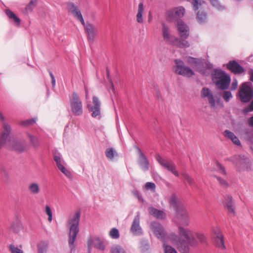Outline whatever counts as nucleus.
I'll list each match as a JSON object with an SVG mask.
<instances>
[{"mask_svg": "<svg viewBox=\"0 0 253 253\" xmlns=\"http://www.w3.org/2000/svg\"><path fill=\"white\" fill-rule=\"evenodd\" d=\"M0 120L2 121H4V120H5V118L0 111Z\"/></svg>", "mask_w": 253, "mask_h": 253, "instance_id": "obj_62", "label": "nucleus"}, {"mask_svg": "<svg viewBox=\"0 0 253 253\" xmlns=\"http://www.w3.org/2000/svg\"><path fill=\"white\" fill-rule=\"evenodd\" d=\"M139 152L138 164L143 171H146L149 169V162L145 156L139 148H138Z\"/></svg>", "mask_w": 253, "mask_h": 253, "instance_id": "obj_21", "label": "nucleus"}, {"mask_svg": "<svg viewBox=\"0 0 253 253\" xmlns=\"http://www.w3.org/2000/svg\"><path fill=\"white\" fill-rule=\"evenodd\" d=\"M163 36L165 41L170 44H172L175 37L170 35L168 27L165 24L162 25Z\"/></svg>", "mask_w": 253, "mask_h": 253, "instance_id": "obj_18", "label": "nucleus"}, {"mask_svg": "<svg viewBox=\"0 0 253 253\" xmlns=\"http://www.w3.org/2000/svg\"><path fill=\"white\" fill-rule=\"evenodd\" d=\"M9 250L11 253H23L21 250L15 247L14 245H10L9 246Z\"/></svg>", "mask_w": 253, "mask_h": 253, "instance_id": "obj_48", "label": "nucleus"}, {"mask_svg": "<svg viewBox=\"0 0 253 253\" xmlns=\"http://www.w3.org/2000/svg\"><path fill=\"white\" fill-rule=\"evenodd\" d=\"M163 242V248L165 253H177L176 251L171 246L167 244L168 242H169V240Z\"/></svg>", "mask_w": 253, "mask_h": 253, "instance_id": "obj_32", "label": "nucleus"}, {"mask_svg": "<svg viewBox=\"0 0 253 253\" xmlns=\"http://www.w3.org/2000/svg\"><path fill=\"white\" fill-rule=\"evenodd\" d=\"M72 113L76 116H80L83 113L82 102L76 92H73L70 98Z\"/></svg>", "mask_w": 253, "mask_h": 253, "instance_id": "obj_6", "label": "nucleus"}, {"mask_svg": "<svg viewBox=\"0 0 253 253\" xmlns=\"http://www.w3.org/2000/svg\"><path fill=\"white\" fill-rule=\"evenodd\" d=\"M28 138L32 146L34 147H38L40 146V142L38 138L30 134H28Z\"/></svg>", "mask_w": 253, "mask_h": 253, "instance_id": "obj_34", "label": "nucleus"}, {"mask_svg": "<svg viewBox=\"0 0 253 253\" xmlns=\"http://www.w3.org/2000/svg\"><path fill=\"white\" fill-rule=\"evenodd\" d=\"M45 212L48 215V220L49 222H51L52 220V212L49 206H46L45 208Z\"/></svg>", "mask_w": 253, "mask_h": 253, "instance_id": "obj_41", "label": "nucleus"}, {"mask_svg": "<svg viewBox=\"0 0 253 253\" xmlns=\"http://www.w3.org/2000/svg\"><path fill=\"white\" fill-rule=\"evenodd\" d=\"M251 80L253 82V71H252L250 73Z\"/></svg>", "mask_w": 253, "mask_h": 253, "instance_id": "obj_63", "label": "nucleus"}, {"mask_svg": "<svg viewBox=\"0 0 253 253\" xmlns=\"http://www.w3.org/2000/svg\"><path fill=\"white\" fill-rule=\"evenodd\" d=\"M239 94L242 102H249L253 97V88L248 83H244L240 87Z\"/></svg>", "mask_w": 253, "mask_h": 253, "instance_id": "obj_5", "label": "nucleus"}, {"mask_svg": "<svg viewBox=\"0 0 253 253\" xmlns=\"http://www.w3.org/2000/svg\"><path fill=\"white\" fill-rule=\"evenodd\" d=\"M115 153V152L112 148L107 149L105 152L107 158L110 160H112L114 158Z\"/></svg>", "mask_w": 253, "mask_h": 253, "instance_id": "obj_39", "label": "nucleus"}, {"mask_svg": "<svg viewBox=\"0 0 253 253\" xmlns=\"http://www.w3.org/2000/svg\"><path fill=\"white\" fill-rule=\"evenodd\" d=\"M212 81L218 88L225 90L229 87L230 78L223 72L215 70L212 76Z\"/></svg>", "mask_w": 253, "mask_h": 253, "instance_id": "obj_3", "label": "nucleus"}, {"mask_svg": "<svg viewBox=\"0 0 253 253\" xmlns=\"http://www.w3.org/2000/svg\"><path fill=\"white\" fill-rule=\"evenodd\" d=\"M174 63V70L176 74L186 77H190L194 75L193 71L188 67L185 66L182 60L175 59Z\"/></svg>", "mask_w": 253, "mask_h": 253, "instance_id": "obj_7", "label": "nucleus"}, {"mask_svg": "<svg viewBox=\"0 0 253 253\" xmlns=\"http://www.w3.org/2000/svg\"><path fill=\"white\" fill-rule=\"evenodd\" d=\"M25 147V143L23 141L20 140H13L7 145V149L14 151L18 153L23 152Z\"/></svg>", "mask_w": 253, "mask_h": 253, "instance_id": "obj_11", "label": "nucleus"}, {"mask_svg": "<svg viewBox=\"0 0 253 253\" xmlns=\"http://www.w3.org/2000/svg\"><path fill=\"white\" fill-rule=\"evenodd\" d=\"M185 8L182 6H178L169 10L166 12L167 20L172 22L174 20L180 19L185 14Z\"/></svg>", "mask_w": 253, "mask_h": 253, "instance_id": "obj_8", "label": "nucleus"}, {"mask_svg": "<svg viewBox=\"0 0 253 253\" xmlns=\"http://www.w3.org/2000/svg\"><path fill=\"white\" fill-rule=\"evenodd\" d=\"M91 246V243H90V241H89L88 242V248H90Z\"/></svg>", "mask_w": 253, "mask_h": 253, "instance_id": "obj_64", "label": "nucleus"}, {"mask_svg": "<svg viewBox=\"0 0 253 253\" xmlns=\"http://www.w3.org/2000/svg\"><path fill=\"white\" fill-rule=\"evenodd\" d=\"M250 111H253V100L251 101V102L249 105V108H246L244 109V113H247Z\"/></svg>", "mask_w": 253, "mask_h": 253, "instance_id": "obj_56", "label": "nucleus"}, {"mask_svg": "<svg viewBox=\"0 0 253 253\" xmlns=\"http://www.w3.org/2000/svg\"><path fill=\"white\" fill-rule=\"evenodd\" d=\"M85 28L87 34L88 40L93 42L97 33V29L93 25L88 23L86 24Z\"/></svg>", "mask_w": 253, "mask_h": 253, "instance_id": "obj_22", "label": "nucleus"}, {"mask_svg": "<svg viewBox=\"0 0 253 253\" xmlns=\"http://www.w3.org/2000/svg\"><path fill=\"white\" fill-rule=\"evenodd\" d=\"M228 69L234 74H240L244 72V68L236 61H230L227 65Z\"/></svg>", "mask_w": 253, "mask_h": 253, "instance_id": "obj_20", "label": "nucleus"}, {"mask_svg": "<svg viewBox=\"0 0 253 253\" xmlns=\"http://www.w3.org/2000/svg\"><path fill=\"white\" fill-rule=\"evenodd\" d=\"M21 228V225L19 223H13L11 226V229L15 233L19 232Z\"/></svg>", "mask_w": 253, "mask_h": 253, "instance_id": "obj_43", "label": "nucleus"}, {"mask_svg": "<svg viewBox=\"0 0 253 253\" xmlns=\"http://www.w3.org/2000/svg\"><path fill=\"white\" fill-rule=\"evenodd\" d=\"M213 5V6H214L216 7L218 9H221L222 8V6L220 5L217 0H210Z\"/></svg>", "mask_w": 253, "mask_h": 253, "instance_id": "obj_51", "label": "nucleus"}, {"mask_svg": "<svg viewBox=\"0 0 253 253\" xmlns=\"http://www.w3.org/2000/svg\"><path fill=\"white\" fill-rule=\"evenodd\" d=\"M176 26L179 35L182 38L186 39L189 35V28L181 19H178Z\"/></svg>", "mask_w": 253, "mask_h": 253, "instance_id": "obj_10", "label": "nucleus"}, {"mask_svg": "<svg viewBox=\"0 0 253 253\" xmlns=\"http://www.w3.org/2000/svg\"><path fill=\"white\" fill-rule=\"evenodd\" d=\"M236 145H240L241 143L239 139L237 137V136L235 135L234 137H233V139L231 140Z\"/></svg>", "mask_w": 253, "mask_h": 253, "instance_id": "obj_57", "label": "nucleus"}, {"mask_svg": "<svg viewBox=\"0 0 253 253\" xmlns=\"http://www.w3.org/2000/svg\"><path fill=\"white\" fill-rule=\"evenodd\" d=\"M109 235L110 237L114 239H117L120 237V233L119 230L116 228H112L109 232Z\"/></svg>", "mask_w": 253, "mask_h": 253, "instance_id": "obj_37", "label": "nucleus"}, {"mask_svg": "<svg viewBox=\"0 0 253 253\" xmlns=\"http://www.w3.org/2000/svg\"><path fill=\"white\" fill-rule=\"evenodd\" d=\"M93 106L91 107L90 110L92 112L91 116L94 118L98 117L99 118L100 112V102L97 97L93 96L92 98Z\"/></svg>", "mask_w": 253, "mask_h": 253, "instance_id": "obj_17", "label": "nucleus"}, {"mask_svg": "<svg viewBox=\"0 0 253 253\" xmlns=\"http://www.w3.org/2000/svg\"><path fill=\"white\" fill-rule=\"evenodd\" d=\"M140 217L138 215L135 216L130 230L131 232L135 235H139L141 233V228L139 225Z\"/></svg>", "mask_w": 253, "mask_h": 253, "instance_id": "obj_23", "label": "nucleus"}, {"mask_svg": "<svg viewBox=\"0 0 253 253\" xmlns=\"http://www.w3.org/2000/svg\"><path fill=\"white\" fill-rule=\"evenodd\" d=\"M38 0H31L29 3L25 7V11L27 12L31 11L36 6Z\"/></svg>", "mask_w": 253, "mask_h": 253, "instance_id": "obj_38", "label": "nucleus"}, {"mask_svg": "<svg viewBox=\"0 0 253 253\" xmlns=\"http://www.w3.org/2000/svg\"><path fill=\"white\" fill-rule=\"evenodd\" d=\"M145 187L147 190H152L154 191L156 188V185L153 182H148L145 184Z\"/></svg>", "mask_w": 253, "mask_h": 253, "instance_id": "obj_45", "label": "nucleus"}, {"mask_svg": "<svg viewBox=\"0 0 253 253\" xmlns=\"http://www.w3.org/2000/svg\"><path fill=\"white\" fill-rule=\"evenodd\" d=\"M201 94L202 98L207 97L208 98L209 102L212 107L215 106V101L213 95L209 88L206 87L203 88Z\"/></svg>", "mask_w": 253, "mask_h": 253, "instance_id": "obj_19", "label": "nucleus"}, {"mask_svg": "<svg viewBox=\"0 0 253 253\" xmlns=\"http://www.w3.org/2000/svg\"><path fill=\"white\" fill-rule=\"evenodd\" d=\"M156 159L158 163L165 169L171 172L176 176H179L178 172L176 169L175 165L171 161L166 160L159 155L157 156Z\"/></svg>", "mask_w": 253, "mask_h": 253, "instance_id": "obj_9", "label": "nucleus"}, {"mask_svg": "<svg viewBox=\"0 0 253 253\" xmlns=\"http://www.w3.org/2000/svg\"><path fill=\"white\" fill-rule=\"evenodd\" d=\"M185 39H179L177 38H175V40L172 45L176 46L180 48H186L190 46L189 42L185 40Z\"/></svg>", "mask_w": 253, "mask_h": 253, "instance_id": "obj_27", "label": "nucleus"}, {"mask_svg": "<svg viewBox=\"0 0 253 253\" xmlns=\"http://www.w3.org/2000/svg\"><path fill=\"white\" fill-rule=\"evenodd\" d=\"M150 229L158 239L162 242L169 240L181 253H187L189 250V246H196L198 245L193 232L188 228L178 226V235L174 233L168 235L159 223L152 222L150 224Z\"/></svg>", "mask_w": 253, "mask_h": 253, "instance_id": "obj_1", "label": "nucleus"}, {"mask_svg": "<svg viewBox=\"0 0 253 253\" xmlns=\"http://www.w3.org/2000/svg\"><path fill=\"white\" fill-rule=\"evenodd\" d=\"M169 202L171 206L172 207L174 210L177 209L179 205H182L179 203V200L174 194L171 195Z\"/></svg>", "mask_w": 253, "mask_h": 253, "instance_id": "obj_30", "label": "nucleus"}, {"mask_svg": "<svg viewBox=\"0 0 253 253\" xmlns=\"http://www.w3.org/2000/svg\"><path fill=\"white\" fill-rule=\"evenodd\" d=\"M111 253H126L122 247L119 245H114L111 248Z\"/></svg>", "mask_w": 253, "mask_h": 253, "instance_id": "obj_36", "label": "nucleus"}, {"mask_svg": "<svg viewBox=\"0 0 253 253\" xmlns=\"http://www.w3.org/2000/svg\"><path fill=\"white\" fill-rule=\"evenodd\" d=\"M11 132V127L9 125L5 123L3 124V130L0 134V145L5 146L6 144L9 135Z\"/></svg>", "mask_w": 253, "mask_h": 253, "instance_id": "obj_12", "label": "nucleus"}, {"mask_svg": "<svg viewBox=\"0 0 253 253\" xmlns=\"http://www.w3.org/2000/svg\"><path fill=\"white\" fill-rule=\"evenodd\" d=\"M145 6L142 1L139 2L138 5L137 12L136 16V21L139 24H142L144 21L143 14Z\"/></svg>", "mask_w": 253, "mask_h": 253, "instance_id": "obj_26", "label": "nucleus"}, {"mask_svg": "<svg viewBox=\"0 0 253 253\" xmlns=\"http://www.w3.org/2000/svg\"><path fill=\"white\" fill-rule=\"evenodd\" d=\"M49 75L51 78V84H52V86L53 87H54L55 85V78L53 76V75L52 74V73L51 72H50L49 73Z\"/></svg>", "mask_w": 253, "mask_h": 253, "instance_id": "obj_59", "label": "nucleus"}, {"mask_svg": "<svg viewBox=\"0 0 253 253\" xmlns=\"http://www.w3.org/2000/svg\"><path fill=\"white\" fill-rule=\"evenodd\" d=\"M152 20V15H151V13L150 12L149 13V16H148V22L149 23H150L151 22Z\"/></svg>", "mask_w": 253, "mask_h": 253, "instance_id": "obj_61", "label": "nucleus"}, {"mask_svg": "<svg viewBox=\"0 0 253 253\" xmlns=\"http://www.w3.org/2000/svg\"><path fill=\"white\" fill-rule=\"evenodd\" d=\"M213 239L214 244L217 247L222 250L225 249L223 237L219 229H217L215 230L213 235Z\"/></svg>", "mask_w": 253, "mask_h": 253, "instance_id": "obj_16", "label": "nucleus"}, {"mask_svg": "<svg viewBox=\"0 0 253 253\" xmlns=\"http://www.w3.org/2000/svg\"><path fill=\"white\" fill-rule=\"evenodd\" d=\"M28 190L31 194L37 195L40 192L41 189L37 183L32 182L28 185Z\"/></svg>", "mask_w": 253, "mask_h": 253, "instance_id": "obj_29", "label": "nucleus"}, {"mask_svg": "<svg viewBox=\"0 0 253 253\" xmlns=\"http://www.w3.org/2000/svg\"><path fill=\"white\" fill-rule=\"evenodd\" d=\"M35 121L34 120H28L22 122L21 124L23 126H26L32 124L33 123L35 122Z\"/></svg>", "mask_w": 253, "mask_h": 253, "instance_id": "obj_55", "label": "nucleus"}, {"mask_svg": "<svg viewBox=\"0 0 253 253\" xmlns=\"http://www.w3.org/2000/svg\"><path fill=\"white\" fill-rule=\"evenodd\" d=\"M67 8L69 11L74 16L76 17L83 25H85V22L82 13L77 6L72 2H69L67 4Z\"/></svg>", "mask_w": 253, "mask_h": 253, "instance_id": "obj_13", "label": "nucleus"}, {"mask_svg": "<svg viewBox=\"0 0 253 253\" xmlns=\"http://www.w3.org/2000/svg\"><path fill=\"white\" fill-rule=\"evenodd\" d=\"M197 19L200 23H203L207 20V15L203 12L199 11L197 14Z\"/></svg>", "mask_w": 253, "mask_h": 253, "instance_id": "obj_35", "label": "nucleus"}, {"mask_svg": "<svg viewBox=\"0 0 253 253\" xmlns=\"http://www.w3.org/2000/svg\"><path fill=\"white\" fill-rule=\"evenodd\" d=\"M238 82L236 80L234 81L231 84V90H235L237 88Z\"/></svg>", "mask_w": 253, "mask_h": 253, "instance_id": "obj_58", "label": "nucleus"}, {"mask_svg": "<svg viewBox=\"0 0 253 253\" xmlns=\"http://www.w3.org/2000/svg\"><path fill=\"white\" fill-rule=\"evenodd\" d=\"M249 124L251 126L253 127V116L250 118L249 120Z\"/></svg>", "mask_w": 253, "mask_h": 253, "instance_id": "obj_60", "label": "nucleus"}, {"mask_svg": "<svg viewBox=\"0 0 253 253\" xmlns=\"http://www.w3.org/2000/svg\"><path fill=\"white\" fill-rule=\"evenodd\" d=\"M224 136L229 139H230L231 140H232L233 138V137H234L235 136V135L232 132L230 131L229 130H226L224 131Z\"/></svg>", "mask_w": 253, "mask_h": 253, "instance_id": "obj_50", "label": "nucleus"}, {"mask_svg": "<svg viewBox=\"0 0 253 253\" xmlns=\"http://www.w3.org/2000/svg\"><path fill=\"white\" fill-rule=\"evenodd\" d=\"M191 4L194 10H198L202 5V3L200 1V0H193Z\"/></svg>", "mask_w": 253, "mask_h": 253, "instance_id": "obj_42", "label": "nucleus"}, {"mask_svg": "<svg viewBox=\"0 0 253 253\" xmlns=\"http://www.w3.org/2000/svg\"><path fill=\"white\" fill-rule=\"evenodd\" d=\"M54 160L55 161L57 167L61 171L64 173L66 176L70 177L71 174L61 163V158L59 156L55 155L54 156Z\"/></svg>", "mask_w": 253, "mask_h": 253, "instance_id": "obj_25", "label": "nucleus"}, {"mask_svg": "<svg viewBox=\"0 0 253 253\" xmlns=\"http://www.w3.org/2000/svg\"><path fill=\"white\" fill-rule=\"evenodd\" d=\"M217 166L218 169V170H219V172L220 173H221L222 174L225 175L226 172V170H225L224 167H223L219 163L217 164Z\"/></svg>", "mask_w": 253, "mask_h": 253, "instance_id": "obj_52", "label": "nucleus"}, {"mask_svg": "<svg viewBox=\"0 0 253 253\" xmlns=\"http://www.w3.org/2000/svg\"><path fill=\"white\" fill-rule=\"evenodd\" d=\"M199 60L198 59L194 58H193L191 57H189L188 58L187 61L189 64L192 65L193 64L198 63Z\"/></svg>", "mask_w": 253, "mask_h": 253, "instance_id": "obj_54", "label": "nucleus"}, {"mask_svg": "<svg viewBox=\"0 0 253 253\" xmlns=\"http://www.w3.org/2000/svg\"><path fill=\"white\" fill-rule=\"evenodd\" d=\"M222 97L226 102H228L232 97V95L230 91H226L224 92Z\"/></svg>", "mask_w": 253, "mask_h": 253, "instance_id": "obj_46", "label": "nucleus"}, {"mask_svg": "<svg viewBox=\"0 0 253 253\" xmlns=\"http://www.w3.org/2000/svg\"><path fill=\"white\" fill-rule=\"evenodd\" d=\"M5 13L10 19L13 20L17 25H20V19L12 11L9 9H7L5 10Z\"/></svg>", "mask_w": 253, "mask_h": 253, "instance_id": "obj_31", "label": "nucleus"}, {"mask_svg": "<svg viewBox=\"0 0 253 253\" xmlns=\"http://www.w3.org/2000/svg\"><path fill=\"white\" fill-rule=\"evenodd\" d=\"M149 211L151 215H153L157 218L163 219L165 217V213L164 211L158 210L155 208H150L149 209Z\"/></svg>", "mask_w": 253, "mask_h": 253, "instance_id": "obj_28", "label": "nucleus"}, {"mask_svg": "<svg viewBox=\"0 0 253 253\" xmlns=\"http://www.w3.org/2000/svg\"><path fill=\"white\" fill-rule=\"evenodd\" d=\"M225 207L229 214L234 215L235 214V209L232 202V197L230 195H227L225 197Z\"/></svg>", "mask_w": 253, "mask_h": 253, "instance_id": "obj_24", "label": "nucleus"}, {"mask_svg": "<svg viewBox=\"0 0 253 253\" xmlns=\"http://www.w3.org/2000/svg\"><path fill=\"white\" fill-rule=\"evenodd\" d=\"M231 161L236 164L239 170H243L247 167L248 160L244 156L236 155L231 158Z\"/></svg>", "mask_w": 253, "mask_h": 253, "instance_id": "obj_15", "label": "nucleus"}, {"mask_svg": "<svg viewBox=\"0 0 253 253\" xmlns=\"http://www.w3.org/2000/svg\"><path fill=\"white\" fill-rule=\"evenodd\" d=\"M67 8L69 11L74 16L76 17L83 25H85V22L82 13L77 6L72 2H69L67 4Z\"/></svg>", "mask_w": 253, "mask_h": 253, "instance_id": "obj_14", "label": "nucleus"}, {"mask_svg": "<svg viewBox=\"0 0 253 253\" xmlns=\"http://www.w3.org/2000/svg\"><path fill=\"white\" fill-rule=\"evenodd\" d=\"M93 246L100 250L104 249V246L103 242L98 238H95L92 241Z\"/></svg>", "mask_w": 253, "mask_h": 253, "instance_id": "obj_33", "label": "nucleus"}, {"mask_svg": "<svg viewBox=\"0 0 253 253\" xmlns=\"http://www.w3.org/2000/svg\"><path fill=\"white\" fill-rule=\"evenodd\" d=\"M196 237L201 244H204L206 242V238L203 234L197 233Z\"/></svg>", "mask_w": 253, "mask_h": 253, "instance_id": "obj_44", "label": "nucleus"}, {"mask_svg": "<svg viewBox=\"0 0 253 253\" xmlns=\"http://www.w3.org/2000/svg\"><path fill=\"white\" fill-rule=\"evenodd\" d=\"M216 178L217 179V181H218L220 185L224 187H227L228 186V184L227 182L224 180L223 179L219 177L215 176Z\"/></svg>", "mask_w": 253, "mask_h": 253, "instance_id": "obj_47", "label": "nucleus"}, {"mask_svg": "<svg viewBox=\"0 0 253 253\" xmlns=\"http://www.w3.org/2000/svg\"><path fill=\"white\" fill-rule=\"evenodd\" d=\"M47 251V246L45 245H40L38 247V253H46Z\"/></svg>", "mask_w": 253, "mask_h": 253, "instance_id": "obj_49", "label": "nucleus"}, {"mask_svg": "<svg viewBox=\"0 0 253 253\" xmlns=\"http://www.w3.org/2000/svg\"><path fill=\"white\" fill-rule=\"evenodd\" d=\"M80 211H77L73 217L68 220L70 229L68 243L72 250L74 248V243L79 231V225L80 219Z\"/></svg>", "mask_w": 253, "mask_h": 253, "instance_id": "obj_2", "label": "nucleus"}, {"mask_svg": "<svg viewBox=\"0 0 253 253\" xmlns=\"http://www.w3.org/2000/svg\"><path fill=\"white\" fill-rule=\"evenodd\" d=\"M175 222L179 226H188L189 224V214L183 205H179L176 210Z\"/></svg>", "mask_w": 253, "mask_h": 253, "instance_id": "obj_4", "label": "nucleus"}, {"mask_svg": "<svg viewBox=\"0 0 253 253\" xmlns=\"http://www.w3.org/2000/svg\"><path fill=\"white\" fill-rule=\"evenodd\" d=\"M107 75L108 79L109 81L111 86V90L113 93H115V88H114V84H113L112 80L111 79L109 71L108 70H107Z\"/></svg>", "mask_w": 253, "mask_h": 253, "instance_id": "obj_53", "label": "nucleus"}, {"mask_svg": "<svg viewBox=\"0 0 253 253\" xmlns=\"http://www.w3.org/2000/svg\"><path fill=\"white\" fill-rule=\"evenodd\" d=\"M182 175L183 178L189 183V184H190V185H194L195 184L194 179L191 177H190L188 174L182 173Z\"/></svg>", "mask_w": 253, "mask_h": 253, "instance_id": "obj_40", "label": "nucleus"}]
</instances>
